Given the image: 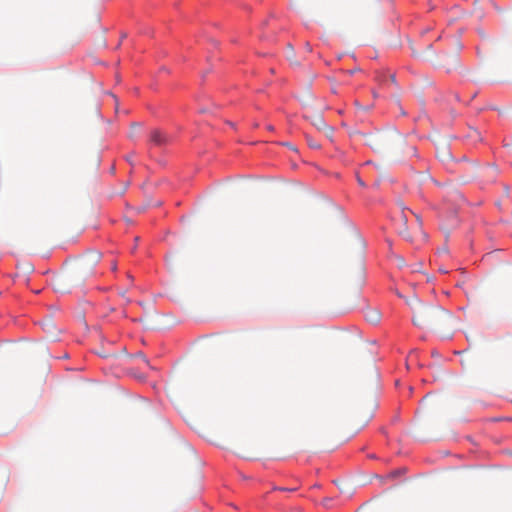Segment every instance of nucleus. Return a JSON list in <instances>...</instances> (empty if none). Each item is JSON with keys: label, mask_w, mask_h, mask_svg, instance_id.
<instances>
[{"label": "nucleus", "mask_w": 512, "mask_h": 512, "mask_svg": "<svg viewBox=\"0 0 512 512\" xmlns=\"http://www.w3.org/2000/svg\"><path fill=\"white\" fill-rule=\"evenodd\" d=\"M413 307V323L419 327H442L452 317L440 306L423 305L416 301Z\"/></svg>", "instance_id": "obj_1"}, {"label": "nucleus", "mask_w": 512, "mask_h": 512, "mask_svg": "<svg viewBox=\"0 0 512 512\" xmlns=\"http://www.w3.org/2000/svg\"><path fill=\"white\" fill-rule=\"evenodd\" d=\"M365 143L376 152L388 151L402 142V136L395 130L377 131L364 135Z\"/></svg>", "instance_id": "obj_2"}, {"label": "nucleus", "mask_w": 512, "mask_h": 512, "mask_svg": "<svg viewBox=\"0 0 512 512\" xmlns=\"http://www.w3.org/2000/svg\"><path fill=\"white\" fill-rule=\"evenodd\" d=\"M150 141L157 146L167 144L168 137L160 130H153L150 134Z\"/></svg>", "instance_id": "obj_3"}, {"label": "nucleus", "mask_w": 512, "mask_h": 512, "mask_svg": "<svg viewBox=\"0 0 512 512\" xmlns=\"http://www.w3.org/2000/svg\"><path fill=\"white\" fill-rule=\"evenodd\" d=\"M311 123L320 131H324L327 134L332 133V128L328 126L321 115H316L311 119Z\"/></svg>", "instance_id": "obj_4"}, {"label": "nucleus", "mask_w": 512, "mask_h": 512, "mask_svg": "<svg viewBox=\"0 0 512 512\" xmlns=\"http://www.w3.org/2000/svg\"><path fill=\"white\" fill-rule=\"evenodd\" d=\"M101 259V254L98 252H91L89 253L83 260L84 264L92 268L94 267Z\"/></svg>", "instance_id": "obj_5"}, {"label": "nucleus", "mask_w": 512, "mask_h": 512, "mask_svg": "<svg viewBox=\"0 0 512 512\" xmlns=\"http://www.w3.org/2000/svg\"><path fill=\"white\" fill-rule=\"evenodd\" d=\"M366 319L371 323H377L380 320V314L377 311H369Z\"/></svg>", "instance_id": "obj_6"}, {"label": "nucleus", "mask_w": 512, "mask_h": 512, "mask_svg": "<svg viewBox=\"0 0 512 512\" xmlns=\"http://www.w3.org/2000/svg\"><path fill=\"white\" fill-rule=\"evenodd\" d=\"M401 221L403 223V226L404 228L400 231L401 235H403L404 238H406L407 240H411L410 236H409V233L407 231V216L406 214L403 213L402 217H401Z\"/></svg>", "instance_id": "obj_7"}, {"label": "nucleus", "mask_w": 512, "mask_h": 512, "mask_svg": "<svg viewBox=\"0 0 512 512\" xmlns=\"http://www.w3.org/2000/svg\"><path fill=\"white\" fill-rule=\"evenodd\" d=\"M457 60L455 58H452V62L449 63L445 60H442L439 65L442 67H445L448 71L456 64Z\"/></svg>", "instance_id": "obj_8"}, {"label": "nucleus", "mask_w": 512, "mask_h": 512, "mask_svg": "<svg viewBox=\"0 0 512 512\" xmlns=\"http://www.w3.org/2000/svg\"><path fill=\"white\" fill-rule=\"evenodd\" d=\"M139 128H140V124H139V123H133V124L131 125V132H130V134H129V137H130V138L135 137V130H137V129H139Z\"/></svg>", "instance_id": "obj_9"}, {"label": "nucleus", "mask_w": 512, "mask_h": 512, "mask_svg": "<svg viewBox=\"0 0 512 512\" xmlns=\"http://www.w3.org/2000/svg\"><path fill=\"white\" fill-rule=\"evenodd\" d=\"M307 142H308L309 146L312 148L318 149L320 147V145L318 143H316L314 140H312L309 137H307Z\"/></svg>", "instance_id": "obj_10"}, {"label": "nucleus", "mask_w": 512, "mask_h": 512, "mask_svg": "<svg viewBox=\"0 0 512 512\" xmlns=\"http://www.w3.org/2000/svg\"><path fill=\"white\" fill-rule=\"evenodd\" d=\"M355 105H356V107H358L359 109H364V108L360 105V103H359L358 101H355Z\"/></svg>", "instance_id": "obj_11"}, {"label": "nucleus", "mask_w": 512, "mask_h": 512, "mask_svg": "<svg viewBox=\"0 0 512 512\" xmlns=\"http://www.w3.org/2000/svg\"><path fill=\"white\" fill-rule=\"evenodd\" d=\"M415 217H416V219H417V221H418V223H419V226H421V224H422V223H421V219H420V217H419L418 215H416V214H415Z\"/></svg>", "instance_id": "obj_12"}, {"label": "nucleus", "mask_w": 512, "mask_h": 512, "mask_svg": "<svg viewBox=\"0 0 512 512\" xmlns=\"http://www.w3.org/2000/svg\"><path fill=\"white\" fill-rule=\"evenodd\" d=\"M390 80L395 83L396 79H395V75H390Z\"/></svg>", "instance_id": "obj_13"}, {"label": "nucleus", "mask_w": 512, "mask_h": 512, "mask_svg": "<svg viewBox=\"0 0 512 512\" xmlns=\"http://www.w3.org/2000/svg\"><path fill=\"white\" fill-rule=\"evenodd\" d=\"M358 183H359V185H361V186H365L364 182H363L360 178H358Z\"/></svg>", "instance_id": "obj_14"}, {"label": "nucleus", "mask_w": 512, "mask_h": 512, "mask_svg": "<svg viewBox=\"0 0 512 512\" xmlns=\"http://www.w3.org/2000/svg\"><path fill=\"white\" fill-rule=\"evenodd\" d=\"M127 161H129L132 164V155L127 156Z\"/></svg>", "instance_id": "obj_15"}, {"label": "nucleus", "mask_w": 512, "mask_h": 512, "mask_svg": "<svg viewBox=\"0 0 512 512\" xmlns=\"http://www.w3.org/2000/svg\"><path fill=\"white\" fill-rule=\"evenodd\" d=\"M354 72H355V70H348V71H347V73H348L349 75H353V74H354Z\"/></svg>", "instance_id": "obj_16"}, {"label": "nucleus", "mask_w": 512, "mask_h": 512, "mask_svg": "<svg viewBox=\"0 0 512 512\" xmlns=\"http://www.w3.org/2000/svg\"><path fill=\"white\" fill-rule=\"evenodd\" d=\"M267 129H268V130H270V131H273V130H274V127H273V126H271V125H268V126H267Z\"/></svg>", "instance_id": "obj_17"}, {"label": "nucleus", "mask_w": 512, "mask_h": 512, "mask_svg": "<svg viewBox=\"0 0 512 512\" xmlns=\"http://www.w3.org/2000/svg\"><path fill=\"white\" fill-rule=\"evenodd\" d=\"M306 49H308V51L312 50L311 46L308 43L306 44Z\"/></svg>", "instance_id": "obj_18"}, {"label": "nucleus", "mask_w": 512, "mask_h": 512, "mask_svg": "<svg viewBox=\"0 0 512 512\" xmlns=\"http://www.w3.org/2000/svg\"><path fill=\"white\" fill-rule=\"evenodd\" d=\"M400 264H404V260L402 258L399 259Z\"/></svg>", "instance_id": "obj_19"}, {"label": "nucleus", "mask_w": 512, "mask_h": 512, "mask_svg": "<svg viewBox=\"0 0 512 512\" xmlns=\"http://www.w3.org/2000/svg\"><path fill=\"white\" fill-rule=\"evenodd\" d=\"M373 97L374 98L378 97V94L376 92H373Z\"/></svg>", "instance_id": "obj_20"}, {"label": "nucleus", "mask_w": 512, "mask_h": 512, "mask_svg": "<svg viewBox=\"0 0 512 512\" xmlns=\"http://www.w3.org/2000/svg\"><path fill=\"white\" fill-rule=\"evenodd\" d=\"M125 294H126V291H122V292H121V296H122V297H124V296H125Z\"/></svg>", "instance_id": "obj_21"}]
</instances>
